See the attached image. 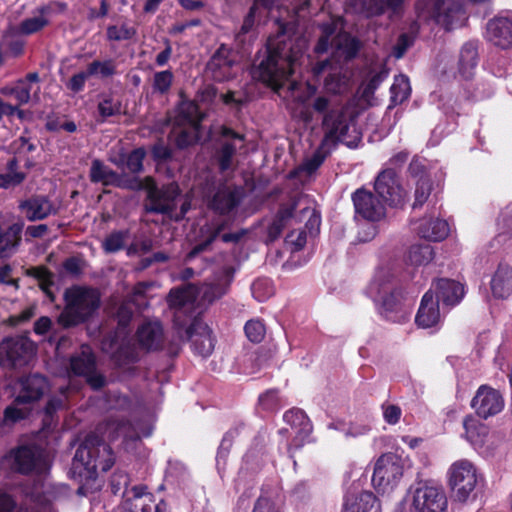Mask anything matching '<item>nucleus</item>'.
<instances>
[{
    "label": "nucleus",
    "instance_id": "obj_1",
    "mask_svg": "<svg viewBox=\"0 0 512 512\" xmlns=\"http://www.w3.org/2000/svg\"><path fill=\"white\" fill-rule=\"evenodd\" d=\"M97 430L102 437L96 433L89 434L76 450L70 469L71 477L74 479L88 478L98 470L106 472L113 466L115 457L110 446L104 442L105 438H134L131 423L124 419L111 418L105 424L99 425Z\"/></svg>",
    "mask_w": 512,
    "mask_h": 512
},
{
    "label": "nucleus",
    "instance_id": "obj_2",
    "mask_svg": "<svg viewBox=\"0 0 512 512\" xmlns=\"http://www.w3.org/2000/svg\"><path fill=\"white\" fill-rule=\"evenodd\" d=\"M304 49L305 41L301 38L294 39L285 33L270 37L266 56L259 62L254 74L275 90L287 85L289 90L295 91L298 83L291 76Z\"/></svg>",
    "mask_w": 512,
    "mask_h": 512
},
{
    "label": "nucleus",
    "instance_id": "obj_3",
    "mask_svg": "<svg viewBox=\"0 0 512 512\" xmlns=\"http://www.w3.org/2000/svg\"><path fill=\"white\" fill-rule=\"evenodd\" d=\"M233 269L229 266L222 267L215 272L211 282L205 283L201 288L193 284L173 288L167 296V303L174 310V322L182 325V317H192L195 309V301L198 295L204 302L212 303L225 295L233 280Z\"/></svg>",
    "mask_w": 512,
    "mask_h": 512
},
{
    "label": "nucleus",
    "instance_id": "obj_4",
    "mask_svg": "<svg viewBox=\"0 0 512 512\" xmlns=\"http://www.w3.org/2000/svg\"><path fill=\"white\" fill-rule=\"evenodd\" d=\"M312 107L322 114V147H334L339 142L348 147L357 145L360 135L353 125L354 119L348 106L332 98L317 97Z\"/></svg>",
    "mask_w": 512,
    "mask_h": 512
},
{
    "label": "nucleus",
    "instance_id": "obj_5",
    "mask_svg": "<svg viewBox=\"0 0 512 512\" xmlns=\"http://www.w3.org/2000/svg\"><path fill=\"white\" fill-rule=\"evenodd\" d=\"M65 307L58 316V323L69 328L83 323L97 310L99 292L90 287L74 285L64 292Z\"/></svg>",
    "mask_w": 512,
    "mask_h": 512
},
{
    "label": "nucleus",
    "instance_id": "obj_6",
    "mask_svg": "<svg viewBox=\"0 0 512 512\" xmlns=\"http://www.w3.org/2000/svg\"><path fill=\"white\" fill-rule=\"evenodd\" d=\"M481 481L476 466L467 459L455 461L448 470V483L456 501H468Z\"/></svg>",
    "mask_w": 512,
    "mask_h": 512
},
{
    "label": "nucleus",
    "instance_id": "obj_7",
    "mask_svg": "<svg viewBox=\"0 0 512 512\" xmlns=\"http://www.w3.org/2000/svg\"><path fill=\"white\" fill-rule=\"evenodd\" d=\"M11 469L22 474L30 472L44 473L48 469V460L43 451L36 446H20L4 456Z\"/></svg>",
    "mask_w": 512,
    "mask_h": 512
},
{
    "label": "nucleus",
    "instance_id": "obj_8",
    "mask_svg": "<svg viewBox=\"0 0 512 512\" xmlns=\"http://www.w3.org/2000/svg\"><path fill=\"white\" fill-rule=\"evenodd\" d=\"M34 353V343L28 337L7 338L0 344V363L7 367H22L31 360Z\"/></svg>",
    "mask_w": 512,
    "mask_h": 512
},
{
    "label": "nucleus",
    "instance_id": "obj_9",
    "mask_svg": "<svg viewBox=\"0 0 512 512\" xmlns=\"http://www.w3.org/2000/svg\"><path fill=\"white\" fill-rule=\"evenodd\" d=\"M402 475L401 460L395 454H384L375 464L372 484L378 491L386 492L396 486Z\"/></svg>",
    "mask_w": 512,
    "mask_h": 512
},
{
    "label": "nucleus",
    "instance_id": "obj_10",
    "mask_svg": "<svg viewBox=\"0 0 512 512\" xmlns=\"http://www.w3.org/2000/svg\"><path fill=\"white\" fill-rule=\"evenodd\" d=\"M190 318L191 317L183 316L182 321H184V323L182 325H176L174 323L175 327L178 329V335L181 340H188L191 342V346L195 354L207 357L214 349V340L211 335V329L202 321L194 320L190 326L182 331V328Z\"/></svg>",
    "mask_w": 512,
    "mask_h": 512
},
{
    "label": "nucleus",
    "instance_id": "obj_11",
    "mask_svg": "<svg viewBox=\"0 0 512 512\" xmlns=\"http://www.w3.org/2000/svg\"><path fill=\"white\" fill-rule=\"evenodd\" d=\"M448 500L440 485L420 483L412 494V507L416 512H444Z\"/></svg>",
    "mask_w": 512,
    "mask_h": 512
},
{
    "label": "nucleus",
    "instance_id": "obj_12",
    "mask_svg": "<svg viewBox=\"0 0 512 512\" xmlns=\"http://www.w3.org/2000/svg\"><path fill=\"white\" fill-rule=\"evenodd\" d=\"M244 142V135L226 126L220 128V135L216 142L217 147L214 156L221 172L233 168L234 156L238 150L244 148Z\"/></svg>",
    "mask_w": 512,
    "mask_h": 512
},
{
    "label": "nucleus",
    "instance_id": "obj_13",
    "mask_svg": "<svg viewBox=\"0 0 512 512\" xmlns=\"http://www.w3.org/2000/svg\"><path fill=\"white\" fill-rule=\"evenodd\" d=\"M374 189L378 197L391 207H402L407 201L408 194L393 169H385L379 173Z\"/></svg>",
    "mask_w": 512,
    "mask_h": 512
},
{
    "label": "nucleus",
    "instance_id": "obj_14",
    "mask_svg": "<svg viewBox=\"0 0 512 512\" xmlns=\"http://www.w3.org/2000/svg\"><path fill=\"white\" fill-rule=\"evenodd\" d=\"M355 217L378 222L386 216L385 205L371 191L359 188L352 194Z\"/></svg>",
    "mask_w": 512,
    "mask_h": 512
},
{
    "label": "nucleus",
    "instance_id": "obj_15",
    "mask_svg": "<svg viewBox=\"0 0 512 512\" xmlns=\"http://www.w3.org/2000/svg\"><path fill=\"white\" fill-rule=\"evenodd\" d=\"M70 371L77 376H85L88 384L95 390L102 388L106 379L95 373V357L88 346H82L81 351L70 358Z\"/></svg>",
    "mask_w": 512,
    "mask_h": 512
},
{
    "label": "nucleus",
    "instance_id": "obj_16",
    "mask_svg": "<svg viewBox=\"0 0 512 512\" xmlns=\"http://www.w3.org/2000/svg\"><path fill=\"white\" fill-rule=\"evenodd\" d=\"M235 64L233 50L227 45L221 44L208 61L206 71L213 80L224 82L234 78Z\"/></svg>",
    "mask_w": 512,
    "mask_h": 512
},
{
    "label": "nucleus",
    "instance_id": "obj_17",
    "mask_svg": "<svg viewBox=\"0 0 512 512\" xmlns=\"http://www.w3.org/2000/svg\"><path fill=\"white\" fill-rule=\"evenodd\" d=\"M180 194L176 183H170L158 189L152 187L148 191L145 208L147 212L167 214L176 208V200Z\"/></svg>",
    "mask_w": 512,
    "mask_h": 512
},
{
    "label": "nucleus",
    "instance_id": "obj_18",
    "mask_svg": "<svg viewBox=\"0 0 512 512\" xmlns=\"http://www.w3.org/2000/svg\"><path fill=\"white\" fill-rule=\"evenodd\" d=\"M471 407L479 417L487 419L502 411L504 399L498 390L481 385L471 401Z\"/></svg>",
    "mask_w": 512,
    "mask_h": 512
},
{
    "label": "nucleus",
    "instance_id": "obj_19",
    "mask_svg": "<svg viewBox=\"0 0 512 512\" xmlns=\"http://www.w3.org/2000/svg\"><path fill=\"white\" fill-rule=\"evenodd\" d=\"M487 39L501 49L512 47V12L495 16L488 21Z\"/></svg>",
    "mask_w": 512,
    "mask_h": 512
},
{
    "label": "nucleus",
    "instance_id": "obj_20",
    "mask_svg": "<svg viewBox=\"0 0 512 512\" xmlns=\"http://www.w3.org/2000/svg\"><path fill=\"white\" fill-rule=\"evenodd\" d=\"M368 294L376 303H381L387 311H393L401 303L402 293L389 281L375 278L368 287Z\"/></svg>",
    "mask_w": 512,
    "mask_h": 512
},
{
    "label": "nucleus",
    "instance_id": "obj_21",
    "mask_svg": "<svg viewBox=\"0 0 512 512\" xmlns=\"http://www.w3.org/2000/svg\"><path fill=\"white\" fill-rule=\"evenodd\" d=\"M20 390L16 404H29L38 401L48 389L47 379L40 374H30L19 380Z\"/></svg>",
    "mask_w": 512,
    "mask_h": 512
},
{
    "label": "nucleus",
    "instance_id": "obj_22",
    "mask_svg": "<svg viewBox=\"0 0 512 512\" xmlns=\"http://www.w3.org/2000/svg\"><path fill=\"white\" fill-rule=\"evenodd\" d=\"M19 209L29 221L44 220L58 213V207L44 195H33L21 201Z\"/></svg>",
    "mask_w": 512,
    "mask_h": 512
},
{
    "label": "nucleus",
    "instance_id": "obj_23",
    "mask_svg": "<svg viewBox=\"0 0 512 512\" xmlns=\"http://www.w3.org/2000/svg\"><path fill=\"white\" fill-rule=\"evenodd\" d=\"M138 344L147 351H156L163 347V327L158 321L144 322L136 332Z\"/></svg>",
    "mask_w": 512,
    "mask_h": 512
},
{
    "label": "nucleus",
    "instance_id": "obj_24",
    "mask_svg": "<svg viewBox=\"0 0 512 512\" xmlns=\"http://www.w3.org/2000/svg\"><path fill=\"white\" fill-rule=\"evenodd\" d=\"M440 319L439 301L434 300L433 292L430 289L422 297L415 322L421 328H431L436 326Z\"/></svg>",
    "mask_w": 512,
    "mask_h": 512
},
{
    "label": "nucleus",
    "instance_id": "obj_25",
    "mask_svg": "<svg viewBox=\"0 0 512 512\" xmlns=\"http://www.w3.org/2000/svg\"><path fill=\"white\" fill-rule=\"evenodd\" d=\"M124 512H151L153 509V495L146 492V487L139 485L124 491Z\"/></svg>",
    "mask_w": 512,
    "mask_h": 512
},
{
    "label": "nucleus",
    "instance_id": "obj_26",
    "mask_svg": "<svg viewBox=\"0 0 512 512\" xmlns=\"http://www.w3.org/2000/svg\"><path fill=\"white\" fill-rule=\"evenodd\" d=\"M24 223L18 221L9 225L5 230L0 227V258L13 256L21 245Z\"/></svg>",
    "mask_w": 512,
    "mask_h": 512
},
{
    "label": "nucleus",
    "instance_id": "obj_27",
    "mask_svg": "<svg viewBox=\"0 0 512 512\" xmlns=\"http://www.w3.org/2000/svg\"><path fill=\"white\" fill-rule=\"evenodd\" d=\"M490 289L494 298L508 299L512 295V267L499 264L490 280Z\"/></svg>",
    "mask_w": 512,
    "mask_h": 512
},
{
    "label": "nucleus",
    "instance_id": "obj_28",
    "mask_svg": "<svg viewBox=\"0 0 512 512\" xmlns=\"http://www.w3.org/2000/svg\"><path fill=\"white\" fill-rule=\"evenodd\" d=\"M241 201V191L238 188L223 186L212 197L209 206L219 214H228L234 210Z\"/></svg>",
    "mask_w": 512,
    "mask_h": 512
},
{
    "label": "nucleus",
    "instance_id": "obj_29",
    "mask_svg": "<svg viewBox=\"0 0 512 512\" xmlns=\"http://www.w3.org/2000/svg\"><path fill=\"white\" fill-rule=\"evenodd\" d=\"M433 287L436 289L437 300L448 306L458 304L464 296L463 285L451 279H439Z\"/></svg>",
    "mask_w": 512,
    "mask_h": 512
},
{
    "label": "nucleus",
    "instance_id": "obj_30",
    "mask_svg": "<svg viewBox=\"0 0 512 512\" xmlns=\"http://www.w3.org/2000/svg\"><path fill=\"white\" fill-rule=\"evenodd\" d=\"M418 234L429 241H442L449 234V225L443 219L423 218L418 227Z\"/></svg>",
    "mask_w": 512,
    "mask_h": 512
},
{
    "label": "nucleus",
    "instance_id": "obj_31",
    "mask_svg": "<svg viewBox=\"0 0 512 512\" xmlns=\"http://www.w3.org/2000/svg\"><path fill=\"white\" fill-rule=\"evenodd\" d=\"M411 173L416 177L413 209L421 207L428 199L432 191V181L426 173L418 176L420 165L412 162L409 167Z\"/></svg>",
    "mask_w": 512,
    "mask_h": 512
},
{
    "label": "nucleus",
    "instance_id": "obj_32",
    "mask_svg": "<svg viewBox=\"0 0 512 512\" xmlns=\"http://www.w3.org/2000/svg\"><path fill=\"white\" fill-rule=\"evenodd\" d=\"M375 503L376 497L372 492L362 491L346 497L342 512H372Z\"/></svg>",
    "mask_w": 512,
    "mask_h": 512
},
{
    "label": "nucleus",
    "instance_id": "obj_33",
    "mask_svg": "<svg viewBox=\"0 0 512 512\" xmlns=\"http://www.w3.org/2000/svg\"><path fill=\"white\" fill-rule=\"evenodd\" d=\"M332 46L340 57L348 61L357 55L360 49V42L347 33H339L332 38Z\"/></svg>",
    "mask_w": 512,
    "mask_h": 512
},
{
    "label": "nucleus",
    "instance_id": "obj_34",
    "mask_svg": "<svg viewBox=\"0 0 512 512\" xmlns=\"http://www.w3.org/2000/svg\"><path fill=\"white\" fill-rule=\"evenodd\" d=\"M203 115L199 111L198 105L194 101L183 100L177 109L175 125H195L201 126Z\"/></svg>",
    "mask_w": 512,
    "mask_h": 512
},
{
    "label": "nucleus",
    "instance_id": "obj_35",
    "mask_svg": "<svg viewBox=\"0 0 512 512\" xmlns=\"http://www.w3.org/2000/svg\"><path fill=\"white\" fill-rule=\"evenodd\" d=\"M302 198H298L292 201L288 206L280 208L276 218L271 223L268 229L269 238L271 240L276 239L282 232L288 220L296 217V209L300 205Z\"/></svg>",
    "mask_w": 512,
    "mask_h": 512
},
{
    "label": "nucleus",
    "instance_id": "obj_36",
    "mask_svg": "<svg viewBox=\"0 0 512 512\" xmlns=\"http://www.w3.org/2000/svg\"><path fill=\"white\" fill-rule=\"evenodd\" d=\"M478 51L476 44L469 42L463 45L459 58V72L461 75L469 79L473 76L477 66Z\"/></svg>",
    "mask_w": 512,
    "mask_h": 512
},
{
    "label": "nucleus",
    "instance_id": "obj_37",
    "mask_svg": "<svg viewBox=\"0 0 512 512\" xmlns=\"http://www.w3.org/2000/svg\"><path fill=\"white\" fill-rule=\"evenodd\" d=\"M465 437L475 447L485 443L488 436V427L478 420L468 417L464 420Z\"/></svg>",
    "mask_w": 512,
    "mask_h": 512
},
{
    "label": "nucleus",
    "instance_id": "obj_38",
    "mask_svg": "<svg viewBox=\"0 0 512 512\" xmlns=\"http://www.w3.org/2000/svg\"><path fill=\"white\" fill-rule=\"evenodd\" d=\"M201 126L195 125H175L172 134L176 145L179 148H186L197 143L200 140Z\"/></svg>",
    "mask_w": 512,
    "mask_h": 512
},
{
    "label": "nucleus",
    "instance_id": "obj_39",
    "mask_svg": "<svg viewBox=\"0 0 512 512\" xmlns=\"http://www.w3.org/2000/svg\"><path fill=\"white\" fill-rule=\"evenodd\" d=\"M390 101L393 106L399 105L408 99L411 93L410 82L407 76L400 74L395 76L390 88Z\"/></svg>",
    "mask_w": 512,
    "mask_h": 512
},
{
    "label": "nucleus",
    "instance_id": "obj_40",
    "mask_svg": "<svg viewBox=\"0 0 512 512\" xmlns=\"http://www.w3.org/2000/svg\"><path fill=\"white\" fill-rule=\"evenodd\" d=\"M17 30L15 27H10L3 32L1 47H6V54L11 57H19L24 52L25 42L16 37Z\"/></svg>",
    "mask_w": 512,
    "mask_h": 512
},
{
    "label": "nucleus",
    "instance_id": "obj_41",
    "mask_svg": "<svg viewBox=\"0 0 512 512\" xmlns=\"http://www.w3.org/2000/svg\"><path fill=\"white\" fill-rule=\"evenodd\" d=\"M116 172L106 166L99 159H95L90 167V180L93 183H102L103 185H111L110 181H114Z\"/></svg>",
    "mask_w": 512,
    "mask_h": 512
},
{
    "label": "nucleus",
    "instance_id": "obj_42",
    "mask_svg": "<svg viewBox=\"0 0 512 512\" xmlns=\"http://www.w3.org/2000/svg\"><path fill=\"white\" fill-rule=\"evenodd\" d=\"M434 257V250L430 244H417L410 247L408 261L415 266L428 264Z\"/></svg>",
    "mask_w": 512,
    "mask_h": 512
},
{
    "label": "nucleus",
    "instance_id": "obj_43",
    "mask_svg": "<svg viewBox=\"0 0 512 512\" xmlns=\"http://www.w3.org/2000/svg\"><path fill=\"white\" fill-rule=\"evenodd\" d=\"M338 25L339 21L334 19L320 25L321 36L315 46L316 53H325L329 46H332L330 39L336 34Z\"/></svg>",
    "mask_w": 512,
    "mask_h": 512
},
{
    "label": "nucleus",
    "instance_id": "obj_44",
    "mask_svg": "<svg viewBox=\"0 0 512 512\" xmlns=\"http://www.w3.org/2000/svg\"><path fill=\"white\" fill-rule=\"evenodd\" d=\"M100 116L99 122H104L107 118L121 113V102L111 95H105L97 105Z\"/></svg>",
    "mask_w": 512,
    "mask_h": 512
},
{
    "label": "nucleus",
    "instance_id": "obj_45",
    "mask_svg": "<svg viewBox=\"0 0 512 512\" xmlns=\"http://www.w3.org/2000/svg\"><path fill=\"white\" fill-rule=\"evenodd\" d=\"M49 24V20L43 16L29 17L21 21L16 28L17 33L21 35H31L41 31Z\"/></svg>",
    "mask_w": 512,
    "mask_h": 512
},
{
    "label": "nucleus",
    "instance_id": "obj_46",
    "mask_svg": "<svg viewBox=\"0 0 512 512\" xmlns=\"http://www.w3.org/2000/svg\"><path fill=\"white\" fill-rule=\"evenodd\" d=\"M129 237V231H113L103 241L102 247L107 253H115L123 249L127 239Z\"/></svg>",
    "mask_w": 512,
    "mask_h": 512
},
{
    "label": "nucleus",
    "instance_id": "obj_47",
    "mask_svg": "<svg viewBox=\"0 0 512 512\" xmlns=\"http://www.w3.org/2000/svg\"><path fill=\"white\" fill-rule=\"evenodd\" d=\"M174 75L170 70L156 72L153 75L152 89L160 95L167 94L172 86Z\"/></svg>",
    "mask_w": 512,
    "mask_h": 512
},
{
    "label": "nucleus",
    "instance_id": "obj_48",
    "mask_svg": "<svg viewBox=\"0 0 512 512\" xmlns=\"http://www.w3.org/2000/svg\"><path fill=\"white\" fill-rule=\"evenodd\" d=\"M388 70L382 68L380 71L371 75L367 83H365L362 87V98L365 100H370L378 87L383 83V81L388 77Z\"/></svg>",
    "mask_w": 512,
    "mask_h": 512
},
{
    "label": "nucleus",
    "instance_id": "obj_49",
    "mask_svg": "<svg viewBox=\"0 0 512 512\" xmlns=\"http://www.w3.org/2000/svg\"><path fill=\"white\" fill-rule=\"evenodd\" d=\"M87 69L88 74L91 76L100 75L103 78H107L116 74V64L112 59L104 61L95 60L88 65Z\"/></svg>",
    "mask_w": 512,
    "mask_h": 512
},
{
    "label": "nucleus",
    "instance_id": "obj_50",
    "mask_svg": "<svg viewBox=\"0 0 512 512\" xmlns=\"http://www.w3.org/2000/svg\"><path fill=\"white\" fill-rule=\"evenodd\" d=\"M283 419L287 424L292 427H300L303 431L309 432L311 429L309 418L304 411L300 409L294 408L285 412Z\"/></svg>",
    "mask_w": 512,
    "mask_h": 512
},
{
    "label": "nucleus",
    "instance_id": "obj_51",
    "mask_svg": "<svg viewBox=\"0 0 512 512\" xmlns=\"http://www.w3.org/2000/svg\"><path fill=\"white\" fill-rule=\"evenodd\" d=\"M244 331L247 338L254 343H259L264 339L266 329L264 323L259 319H251L246 322Z\"/></svg>",
    "mask_w": 512,
    "mask_h": 512
},
{
    "label": "nucleus",
    "instance_id": "obj_52",
    "mask_svg": "<svg viewBox=\"0 0 512 512\" xmlns=\"http://www.w3.org/2000/svg\"><path fill=\"white\" fill-rule=\"evenodd\" d=\"M239 434V427H235L230 429L223 437L221 444L219 446L217 456H216V462L217 467L220 469L221 462H223V465L225 464L226 457L229 453V450L232 446V441L234 437H236Z\"/></svg>",
    "mask_w": 512,
    "mask_h": 512
},
{
    "label": "nucleus",
    "instance_id": "obj_53",
    "mask_svg": "<svg viewBox=\"0 0 512 512\" xmlns=\"http://www.w3.org/2000/svg\"><path fill=\"white\" fill-rule=\"evenodd\" d=\"M136 33L135 28L123 24L120 27L115 25L108 26L106 35L108 40L121 41L132 39Z\"/></svg>",
    "mask_w": 512,
    "mask_h": 512
},
{
    "label": "nucleus",
    "instance_id": "obj_54",
    "mask_svg": "<svg viewBox=\"0 0 512 512\" xmlns=\"http://www.w3.org/2000/svg\"><path fill=\"white\" fill-rule=\"evenodd\" d=\"M404 0H369V12L371 15H380L387 9L397 11Z\"/></svg>",
    "mask_w": 512,
    "mask_h": 512
},
{
    "label": "nucleus",
    "instance_id": "obj_55",
    "mask_svg": "<svg viewBox=\"0 0 512 512\" xmlns=\"http://www.w3.org/2000/svg\"><path fill=\"white\" fill-rule=\"evenodd\" d=\"M146 156L144 148H137L127 155L126 168L133 174L142 172L143 161Z\"/></svg>",
    "mask_w": 512,
    "mask_h": 512
},
{
    "label": "nucleus",
    "instance_id": "obj_56",
    "mask_svg": "<svg viewBox=\"0 0 512 512\" xmlns=\"http://www.w3.org/2000/svg\"><path fill=\"white\" fill-rule=\"evenodd\" d=\"M39 281L40 288L49 294L50 287L53 285V274L46 267H33L29 273Z\"/></svg>",
    "mask_w": 512,
    "mask_h": 512
},
{
    "label": "nucleus",
    "instance_id": "obj_57",
    "mask_svg": "<svg viewBox=\"0 0 512 512\" xmlns=\"http://www.w3.org/2000/svg\"><path fill=\"white\" fill-rule=\"evenodd\" d=\"M110 183L111 186L128 189L131 191H138L143 188V183L139 178L119 175L118 173L116 174L114 181H110Z\"/></svg>",
    "mask_w": 512,
    "mask_h": 512
},
{
    "label": "nucleus",
    "instance_id": "obj_58",
    "mask_svg": "<svg viewBox=\"0 0 512 512\" xmlns=\"http://www.w3.org/2000/svg\"><path fill=\"white\" fill-rule=\"evenodd\" d=\"M330 147H320L314 154L308 158L301 166V169L306 171L308 174H312L315 172L323 163L326 152L325 149H329Z\"/></svg>",
    "mask_w": 512,
    "mask_h": 512
},
{
    "label": "nucleus",
    "instance_id": "obj_59",
    "mask_svg": "<svg viewBox=\"0 0 512 512\" xmlns=\"http://www.w3.org/2000/svg\"><path fill=\"white\" fill-rule=\"evenodd\" d=\"M252 294L258 301H264L273 294V287L269 280L258 279L252 284Z\"/></svg>",
    "mask_w": 512,
    "mask_h": 512
},
{
    "label": "nucleus",
    "instance_id": "obj_60",
    "mask_svg": "<svg viewBox=\"0 0 512 512\" xmlns=\"http://www.w3.org/2000/svg\"><path fill=\"white\" fill-rule=\"evenodd\" d=\"M14 98L18 105L27 104L31 98V85L26 80H18L14 84Z\"/></svg>",
    "mask_w": 512,
    "mask_h": 512
},
{
    "label": "nucleus",
    "instance_id": "obj_61",
    "mask_svg": "<svg viewBox=\"0 0 512 512\" xmlns=\"http://www.w3.org/2000/svg\"><path fill=\"white\" fill-rule=\"evenodd\" d=\"M85 261L79 257H69L63 262V269L67 274L73 277H79L84 270Z\"/></svg>",
    "mask_w": 512,
    "mask_h": 512
},
{
    "label": "nucleus",
    "instance_id": "obj_62",
    "mask_svg": "<svg viewBox=\"0 0 512 512\" xmlns=\"http://www.w3.org/2000/svg\"><path fill=\"white\" fill-rule=\"evenodd\" d=\"M381 409L383 418L386 423L395 425L399 422L402 415V410L398 405L384 403L382 404Z\"/></svg>",
    "mask_w": 512,
    "mask_h": 512
},
{
    "label": "nucleus",
    "instance_id": "obj_63",
    "mask_svg": "<svg viewBox=\"0 0 512 512\" xmlns=\"http://www.w3.org/2000/svg\"><path fill=\"white\" fill-rule=\"evenodd\" d=\"M26 178L25 173L0 174V188L8 189L20 185Z\"/></svg>",
    "mask_w": 512,
    "mask_h": 512
},
{
    "label": "nucleus",
    "instance_id": "obj_64",
    "mask_svg": "<svg viewBox=\"0 0 512 512\" xmlns=\"http://www.w3.org/2000/svg\"><path fill=\"white\" fill-rule=\"evenodd\" d=\"M252 512H280L275 502L266 496H260Z\"/></svg>",
    "mask_w": 512,
    "mask_h": 512
}]
</instances>
